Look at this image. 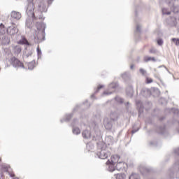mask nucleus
I'll return each instance as SVG.
<instances>
[{
  "label": "nucleus",
  "instance_id": "nucleus-1",
  "mask_svg": "<svg viewBox=\"0 0 179 179\" xmlns=\"http://www.w3.org/2000/svg\"><path fill=\"white\" fill-rule=\"evenodd\" d=\"M34 8V2L31 1L28 3L26 10V13L28 16L26 21V26L27 29H33L35 20L44 19L43 13H45L48 10L47 6H45L44 3H41L38 6V10H36Z\"/></svg>",
  "mask_w": 179,
  "mask_h": 179
},
{
  "label": "nucleus",
  "instance_id": "nucleus-2",
  "mask_svg": "<svg viewBox=\"0 0 179 179\" xmlns=\"http://www.w3.org/2000/svg\"><path fill=\"white\" fill-rule=\"evenodd\" d=\"M84 139H92V141H99L101 136V132L99 129V124L95 121H91L88 123V127L82 133Z\"/></svg>",
  "mask_w": 179,
  "mask_h": 179
},
{
  "label": "nucleus",
  "instance_id": "nucleus-3",
  "mask_svg": "<svg viewBox=\"0 0 179 179\" xmlns=\"http://www.w3.org/2000/svg\"><path fill=\"white\" fill-rule=\"evenodd\" d=\"M178 1V0H166V3L171 7L173 13L175 15L174 17H171L167 21L168 24L171 27L177 26V19H179V10L176 6V3H177Z\"/></svg>",
  "mask_w": 179,
  "mask_h": 179
},
{
  "label": "nucleus",
  "instance_id": "nucleus-4",
  "mask_svg": "<svg viewBox=\"0 0 179 179\" xmlns=\"http://www.w3.org/2000/svg\"><path fill=\"white\" fill-rule=\"evenodd\" d=\"M110 152L108 149L106 147V143L99 142L98 143V149L96 152V156H98L99 159H107L108 156H110Z\"/></svg>",
  "mask_w": 179,
  "mask_h": 179
},
{
  "label": "nucleus",
  "instance_id": "nucleus-5",
  "mask_svg": "<svg viewBox=\"0 0 179 179\" xmlns=\"http://www.w3.org/2000/svg\"><path fill=\"white\" fill-rule=\"evenodd\" d=\"M36 27L38 31H35L34 32V38L36 43H38V41L40 40L38 33H40V31H41V33H45L46 26L43 22H36Z\"/></svg>",
  "mask_w": 179,
  "mask_h": 179
},
{
  "label": "nucleus",
  "instance_id": "nucleus-6",
  "mask_svg": "<svg viewBox=\"0 0 179 179\" xmlns=\"http://www.w3.org/2000/svg\"><path fill=\"white\" fill-rule=\"evenodd\" d=\"M10 24L12 25L9 26L6 29V32L8 36H10L11 37H17V33H19V29L17 28V26H16V23L15 22L10 21Z\"/></svg>",
  "mask_w": 179,
  "mask_h": 179
},
{
  "label": "nucleus",
  "instance_id": "nucleus-7",
  "mask_svg": "<svg viewBox=\"0 0 179 179\" xmlns=\"http://www.w3.org/2000/svg\"><path fill=\"white\" fill-rule=\"evenodd\" d=\"M117 114L111 113L110 119L105 117L103 119V125L106 129H111L113 128V121H117Z\"/></svg>",
  "mask_w": 179,
  "mask_h": 179
},
{
  "label": "nucleus",
  "instance_id": "nucleus-8",
  "mask_svg": "<svg viewBox=\"0 0 179 179\" xmlns=\"http://www.w3.org/2000/svg\"><path fill=\"white\" fill-rule=\"evenodd\" d=\"M10 64H11L13 68H24L23 63L15 57L10 59Z\"/></svg>",
  "mask_w": 179,
  "mask_h": 179
},
{
  "label": "nucleus",
  "instance_id": "nucleus-9",
  "mask_svg": "<svg viewBox=\"0 0 179 179\" xmlns=\"http://www.w3.org/2000/svg\"><path fill=\"white\" fill-rule=\"evenodd\" d=\"M118 87V84L117 83H111L108 87V90H112V91H104L103 94H105L106 96H110V94H113V92H115V89Z\"/></svg>",
  "mask_w": 179,
  "mask_h": 179
},
{
  "label": "nucleus",
  "instance_id": "nucleus-10",
  "mask_svg": "<svg viewBox=\"0 0 179 179\" xmlns=\"http://www.w3.org/2000/svg\"><path fill=\"white\" fill-rule=\"evenodd\" d=\"M139 171L143 176H145V174H148V173H150L152 171V168L148 167L144 165H141L139 166Z\"/></svg>",
  "mask_w": 179,
  "mask_h": 179
},
{
  "label": "nucleus",
  "instance_id": "nucleus-11",
  "mask_svg": "<svg viewBox=\"0 0 179 179\" xmlns=\"http://www.w3.org/2000/svg\"><path fill=\"white\" fill-rule=\"evenodd\" d=\"M78 124V119H74L71 125L73 127V134L74 135H79L80 134V129L75 127Z\"/></svg>",
  "mask_w": 179,
  "mask_h": 179
},
{
  "label": "nucleus",
  "instance_id": "nucleus-12",
  "mask_svg": "<svg viewBox=\"0 0 179 179\" xmlns=\"http://www.w3.org/2000/svg\"><path fill=\"white\" fill-rule=\"evenodd\" d=\"M25 50V58H29V57H31L33 53L34 52V49H33V47L31 46H27L24 48Z\"/></svg>",
  "mask_w": 179,
  "mask_h": 179
},
{
  "label": "nucleus",
  "instance_id": "nucleus-13",
  "mask_svg": "<svg viewBox=\"0 0 179 179\" xmlns=\"http://www.w3.org/2000/svg\"><path fill=\"white\" fill-rule=\"evenodd\" d=\"M0 43L1 45H8V44L10 43V39H9L8 36L2 35V36L0 38Z\"/></svg>",
  "mask_w": 179,
  "mask_h": 179
},
{
  "label": "nucleus",
  "instance_id": "nucleus-14",
  "mask_svg": "<svg viewBox=\"0 0 179 179\" xmlns=\"http://www.w3.org/2000/svg\"><path fill=\"white\" fill-rule=\"evenodd\" d=\"M17 44H20L21 45H25V47L31 46V43H30L24 36H21V40L17 42Z\"/></svg>",
  "mask_w": 179,
  "mask_h": 179
},
{
  "label": "nucleus",
  "instance_id": "nucleus-15",
  "mask_svg": "<svg viewBox=\"0 0 179 179\" xmlns=\"http://www.w3.org/2000/svg\"><path fill=\"white\" fill-rule=\"evenodd\" d=\"M10 17L11 19H15V20H20L22 18V13L13 10L10 13Z\"/></svg>",
  "mask_w": 179,
  "mask_h": 179
},
{
  "label": "nucleus",
  "instance_id": "nucleus-16",
  "mask_svg": "<svg viewBox=\"0 0 179 179\" xmlns=\"http://www.w3.org/2000/svg\"><path fill=\"white\" fill-rule=\"evenodd\" d=\"M13 52L15 54V55H18L22 52V46L20 45H17L13 46Z\"/></svg>",
  "mask_w": 179,
  "mask_h": 179
},
{
  "label": "nucleus",
  "instance_id": "nucleus-17",
  "mask_svg": "<svg viewBox=\"0 0 179 179\" xmlns=\"http://www.w3.org/2000/svg\"><path fill=\"white\" fill-rule=\"evenodd\" d=\"M141 94L143 97H149V96H150V90L148 88H143L141 91Z\"/></svg>",
  "mask_w": 179,
  "mask_h": 179
},
{
  "label": "nucleus",
  "instance_id": "nucleus-18",
  "mask_svg": "<svg viewBox=\"0 0 179 179\" xmlns=\"http://www.w3.org/2000/svg\"><path fill=\"white\" fill-rule=\"evenodd\" d=\"M106 164H109L108 170L110 173H113V171H115L117 170V169H115V164L111 163L110 160H108L106 162Z\"/></svg>",
  "mask_w": 179,
  "mask_h": 179
},
{
  "label": "nucleus",
  "instance_id": "nucleus-19",
  "mask_svg": "<svg viewBox=\"0 0 179 179\" xmlns=\"http://www.w3.org/2000/svg\"><path fill=\"white\" fill-rule=\"evenodd\" d=\"M115 167L117 171H121V170H124V169H125V163L123 162H117Z\"/></svg>",
  "mask_w": 179,
  "mask_h": 179
},
{
  "label": "nucleus",
  "instance_id": "nucleus-20",
  "mask_svg": "<svg viewBox=\"0 0 179 179\" xmlns=\"http://www.w3.org/2000/svg\"><path fill=\"white\" fill-rule=\"evenodd\" d=\"M126 93L128 97H132L134 96V88L132 86H129L126 89Z\"/></svg>",
  "mask_w": 179,
  "mask_h": 179
},
{
  "label": "nucleus",
  "instance_id": "nucleus-21",
  "mask_svg": "<svg viewBox=\"0 0 179 179\" xmlns=\"http://www.w3.org/2000/svg\"><path fill=\"white\" fill-rule=\"evenodd\" d=\"M120 155H113V157H111V162L110 163H112L113 164H115L116 163H118V161L120 160Z\"/></svg>",
  "mask_w": 179,
  "mask_h": 179
},
{
  "label": "nucleus",
  "instance_id": "nucleus-22",
  "mask_svg": "<svg viewBox=\"0 0 179 179\" xmlns=\"http://www.w3.org/2000/svg\"><path fill=\"white\" fill-rule=\"evenodd\" d=\"M172 171L173 173H176L177 171H179V161H176L172 167Z\"/></svg>",
  "mask_w": 179,
  "mask_h": 179
},
{
  "label": "nucleus",
  "instance_id": "nucleus-23",
  "mask_svg": "<svg viewBox=\"0 0 179 179\" xmlns=\"http://www.w3.org/2000/svg\"><path fill=\"white\" fill-rule=\"evenodd\" d=\"M115 177L116 179H125V178H127V176L124 173L115 174Z\"/></svg>",
  "mask_w": 179,
  "mask_h": 179
},
{
  "label": "nucleus",
  "instance_id": "nucleus-24",
  "mask_svg": "<svg viewBox=\"0 0 179 179\" xmlns=\"http://www.w3.org/2000/svg\"><path fill=\"white\" fill-rule=\"evenodd\" d=\"M6 31V29L5 28V25H3V24H0V34H1V36H3V34H5Z\"/></svg>",
  "mask_w": 179,
  "mask_h": 179
},
{
  "label": "nucleus",
  "instance_id": "nucleus-25",
  "mask_svg": "<svg viewBox=\"0 0 179 179\" xmlns=\"http://www.w3.org/2000/svg\"><path fill=\"white\" fill-rule=\"evenodd\" d=\"M73 115L72 113L66 115V119H62L60 120V122H65L66 121H69L71 120V118H72Z\"/></svg>",
  "mask_w": 179,
  "mask_h": 179
},
{
  "label": "nucleus",
  "instance_id": "nucleus-26",
  "mask_svg": "<svg viewBox=\"0 0 179 179\" xmlns=\"http://www.w3.org/2000/svg\"><path fill=\"white\" fill-rule=\"evenodd\" d=\"M144 61L145 62H149V61H152L153 62H156V59L155 57H145Z\"/></svg>",
  "mask_w": 179,
  "mask_h": 179
},
{
  "label": "nucleus",
  "instance_id": "nucleus-27",
  "mask_svg": "<svg viewBox=\"0 0 179 179\" xmlns=\"http://www.w3.org/2000/svg\"><path fill=\"white\" fill-rule=\"evenodd\" d=\"M115 100L117 104H122L124 103V99L121 98L120 96H116Z\"/></svg>",
  "mask_w": 179,
  "mask_h": 179
},
{
  "label": "nucleus",
  "instance_id": "nucleus-28",
  "mask_svg": "<svg viewBox=\"0 0 179 179\" xmlns=\"http://www.w3.org/2000/svg\"><path fill=\"white\" fill-rule=\"evenodd\" d=\"M129 179H141V177L137 173H132L129 177Z\"/></svg>",
  "mask_w": 179,
  "mask_h": 179
},
{
  "label": "nucleus",
  "instance_id": "nucleus-29",
  "mask_svg": "<svg viewBox=\"0 0 179 179\" xmlns=\"http://www.w3.org/2000/svg\"><path fill=\"white\" fill-rule=\"evenodd\" d=\"M162 15H171V12L168 8H162Z\"/></svg>",
  "mask_w": 179,
  "mask_h": 179
},
{
  "label": "nucleus",
  "instance_id": "nucleus-30",
  "mask_svg": "<svg viewBox=\"0 0 179 179\" xmlns=\"http://www.w3.org/2000/svg\"><path fill=\"white\" fill-rule=\"evenodd\" d=\"M9 171V166L6 164L2 165V171H4L5 173H8Z\"/></svg>",
  "mask_w": 179,
  "mask_h": 179
},
{
  "label": "nucleus",
  "instance_id": "nucleus-31",
  "mask_svg": "<svg viewBox=\"0 0 179 179\" xmlns=\"http://www.w3.org/2000/svg\"><path fill=\"white\" fill-rule=\"evenodd\" d=\"M28 69L30 71H33V69H34V63L33 62L28 64Z\"/></svg>",
  "mask_w": 179,
  "mask_h": 179
},
{
  "label": "nucleus",
  "instance_id": "nucleus-32",
  "mask_svg": "<svg viewBox=\"0 0 179 179\" xmlns=\"http://www.w3.org/2000/svg\"><path fill=\"white\" fill-rule=\"evenodd\" d=\"M141 30H142V27L141 26V24H137L135 33H141Z\"/></svg>",
  "mask_w": 179,
  "mask_h": 179
},
{
  "label": "nucleus",
  "instance_id": "nucleus-33",
  "mask_svg": "<svg viewBox=\"0 0 179 179\" xmlns=\"http://www.w3.org/2000/svg\"><path fill=\"white\" fill-rule=\"evenodd\" d=\"M171 40H172L173 43H174V44H176V45H177V46L179 45V38H173Z\"/></svg>",
  "mask_w": 179,
  "mask_h": 179
},
{
  "label": "nucleus",
  "instance_id": "nucleus-34",
  "mask_svg": "<svg viewBox=\"0 0 179 179\" xmlns=\"http://www.w3.org/2000/svg\"><path fill=\"white\" fill-rule=\"evenodd\" d=\"M139 72H140V73H141V75H143V76H145L147 73L146 70H145L143 69H140Z\"/></svg>",
  "mask_w": 179,
  "mask_h": 179
},
{
  "label": "nucleus",
  "instance_id": "nucleus-35",
  "mask_svg": "<svg viewBox=\"0 0 179 179\" xmlns=\"http://www.w3.org/2000/svg\"><path fill=\"white\" fill-rule=\"evenodd\" d=\"M37 51V54H38V58H40V57H41V49H40V48H37L36 49Z\"/></svg>",
  "mask_w": 179,
  "mask_h": 179
},
{
  "label": "nucleus",
  "instance_id": "nucleus-36",
  "mask_svg": "<svg viewBox=\"0 0 179 179\" xmlns=\"http://www.w3.org/2000/svg\"><path fill=\"white\" fill-rule=\"evenodd\" d=\"M150 146H155V147L157 146V142H156V141H150Z\"/></svg>",
  "mask_w": 179,
  "mask_h": 179
},
{
  "label": "nucleus",
  "instance_id": "nucleus-37",
  "mask_svg": "<svg viewBox=\"0 0 179 179\" xmlns=\"http://www.w3.org/2000/svg\"><path fill=\"white\" fill-rule=\"evenodd\" d=\"M157 44H158V45H163V39H162V38L158 39Z\"/></svg>",
  "mask_w": 179,
  "mask_h": 179
},
{
  "label": "nucleus",
  "instance_id": "nucleus-38",
  "mask_svg": "<svg viewBox=\"0 0 179 179\" xmlns=\"http://www.w3.org/2000/svg\"><path fill=\"white\" fill-rule=\"evenodd\" d=\"M153 82V79L147 78H146V83H152Z\"/></svg>",
  "mask_w": 179,
  "mask_h": 179
},
{
  "label": "nucleus",
  "instance_id": "nucleus-39",
  "mask_svg": "<svg viewBox=\"0 0 179 179\" xmlns=\"http://www.w3.org/2000/svg\"><path fill=\"white\" fill-rule=\"evenodd\" d=\"M160 131H158V134H163L164 132V127H159Z\"/></svg>",
  "mask_w": 179,
  "mask_h": 179
},
{
  "label": "nucleus",
  "instance_id": "nucleus-40",
  "mask_svg": "<svg viewBox=\"0 0 179 179\" xmlns=\"http://www.w3.org/2000/svg\"><path fill=\"white\" fill-rule=\"evenodd\" d=\"M104 87V85H99L97 88V90L95 92V93H97L100 90V89H103Z\"/></svg>",
  "mask_w": 179,
  "mask_h": 179
},
{
  "label": "nucleus",
  "instance_id": "nucleus-41",
  "mask_svg": "<svg viewBox=\"0 0 179 179\" xmlns=\"http://www.w3.org/2000/svg\"><path fill=\"white\" fill-rule=\"evenodd\" d=\"M138 131H139V128L136 129H133V130L131 131V134H136V132H138Z\"/></svg>",
  "mask_w": 179,
  "mask_h": 179
},
{
  "label": "nucleus",
  "instance_id": "nucleus-42",
  "mask_svg": "<svg viewBox=\"0 0 179 179\" xmlns=\"http://www.w3.org/2000/svg\"><path fill=\"white\" fill-rule=\"evenodd\" d=\"M173 174H176V178L179 179V171H178L177 172L173 173Z\"/></svg>",
  "mask_w": 179,
  "mask_h": 179
},
{
  "label": "nucleus",
  "instance_id": "nucleus-43",
  "mask_svg": "<svg viewBox=\"0 0 179 179\" xmlns=\"http://www.w3.org/2000/svg\"><path fill=\"white\" fill-rule=\"evenodd\" d=\"M52 2H54V0H48V4L50 6V5H52Z\"/></svg>",
  "mask_w": 179,
  "mask_h": 179
},
{
  "label": "nucleus",
  "instance_id": "nucleus-44",
  "mask_svg": "<svg viewBox=\"0 0 179 179\" xmlns=\"http://www.w3.org/2000/svg\"><path fill=\"white\" fill-rule=\"evenodd\" d=\"M10 177H15V173H10L8 172Z\"/></svg>",
  "mask_w": 179,
  "mask_h": 179
},
{
  "label": "nucleus",
  "instance_id": "nucleus-45",
  "mask_svg": "<svg viewBox=\"0 0 179 179\" xmlns=\"http://www.w3.org/2000/svg\"><path fill=\"white\" fill-rule=\"evenodd\" d=\"M2 177H3V173H0V179H2Z\"/></svg>",
  "mask_w": 179,
  "mask_h": 179
},
{
  "label": "nucleus",
  "instance_id": "nucleus-46",
  "mask_svg": "<svg viewBox=\"0 0 179 179\" xmlns=\"http://www.w3.org/2000/svg\"><path fill=\"white\" fill-rule=\"evenodd\" d=\"M150 52H151V54H153V52H155V51H153V50L151 49V50H150Z\"/></svg>",
  "mask_w": 179,
  "mask_h": 179
},
{
  "label": "nucleus",
  "instance_id": "nucleus-47",
  "mask_svg": "<svg viewBox=\"0 0 179 179\" xmlns=\"http://www.w3.org/2000/svg\"><path fill=\"white\" fill-rule=\"evenodd\" d=\"M78 107H79V106H76V107L74 108V111H76V110H78Z\"/></svg>",
  "mask_w": 179,
  "mask_h": 179
},
{
  "label": "nucleus",
  "instance_id": "nucleus-48",
  "mask_svg": "<svg viewBox=\"0 0 179 179\" xmlns=\"http://www.w3.org/2000/svg\"><path fill=\"white\" fill-rule=\"evenodd\" d=\"M130 69H134V65H131Z\"/></svg>",
  "mask_w": 179,
  "mask_h": 179
},
{
  "label": "nucleus",
  "instance_id": "nucleus-49",
  "mask_svg": "<svg viewBox=\"0 0 179 179\" xmlns=\"http://www.w3.org/2000/svg\"><path fill=\"white\" fill-rule=\"evenodd\" d=\"M129 104V102H127L126 107H128Z\"/></svg>",
  "mask_w": 179,
  "mask_h": 179
},
{
  "label": "nucleus",
  "instance_id": "nucleus-50",
  "mask_svg": "<svg viewBox=\"0 0 179 179\" xmlns=\"http://www.w3.org/2000/svg\"><path fill=\"white\" fill-rule=\"evenodd\" d=\"M94 97V94L91 95V99H93Z\"/></svg>",
  "mask_w": 179,
  "mask_h": 179
},
{
  "label": "nucleus",
  "instance_id": "nucleus-51",
  "mask_svg": "<svg viewBox=\"0 0 179 179\" xmlns=\"http://www.w3.org/2000/svg\"><path fill=\"white\" fill-rule=\"evenodd\" d=\"M1 57H2V53H1V52H0V59H1Z\"/></svg>",
  "mask_w": 179,
  "mask_h": 179
},
{
  "label": "nucleus",
  "instance_id": "nucleus-52",
  "mask_svg": "<svg viewBox=\"0 0 179 179\" xmlns=\"http://www.w3.org/2000/svg\"><path fill=\"white\" fill-rule=\"evenodd\" d=\"M86 103H87V100L85 101V102L83 103L84 106L86 104Z\"/></svg>",
  "mask_w": 179,
  "mask_h": 179
},
{
  "label": "nucleus",
  "instance_id": "nucleus-53",
  "mask_svg": "<svg viewBox=\"0 0 179 179\" xmlns=\"http://www.w3.org/2000/svg\"><path fill=\"white\" fill-rule=\"evenodd\" d=\"M138 15V11L136 10V16Z\"/></svg>",
  "mask_w": 179,
  "mask_h": 179
},
{
  "label": "nucleus",
  "instance_id": "nucleus-54",
  "mask_svg": "<svg viewBox=\"0 0 179 179\" xmlns=\"http://www.w3.org/2000/svg\"><path fill=\"white\" fill-rule=\"evenodd\" d=\"M107 139H111V136L108 137Z\"/></svg>",
  "mask_w": 179,
  "mask_h": 179
},
{
  "label": "nucleus",
  "instance_id": "nucleus-55",
  "mask_svg": "<svg viewBox=\"0 0 179 179\" xmlns=\"http://www.w3.org/2000/svg\"><path fill=\"white\" fill-rule=\"evenodd\" d=\"M124 75H125V73L124 74H123L122 76V78H124Z\"/></svg>",
  "mask_w": 179,
  "mask_h": 179
},
{
  "label": "nucleus",
  "instance_id": "nucleus-56",
  "mask_svg": "<svg viewBox=\"0 0 179 179\" xmlns=\"http://www.w3.org/2000/svg\"><path fill=\"white\" fill-rule=\"evenodd\" d=\"M85 125H86V124H83L84 127H85Z\"/></svg>",
  "mask_w": 179,
  "mask_h": 179
},
{
  "label": "nucleus",
  "instance_id": "nucleus-57",
  "mask_svg": "<svg viewBox=\"0 0 179 179\" xmlns=\"http://www.w3.org/2000/svg\"><path fill=\"white\" fill-rule=\"evenodd\" d=\"M0 162H1V158H0Z\"/></svg>",
  "mask_w": 179,
  "mask_h": 179
}]
</instances>
